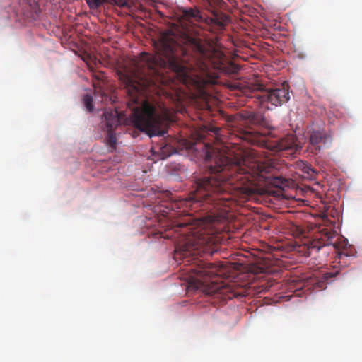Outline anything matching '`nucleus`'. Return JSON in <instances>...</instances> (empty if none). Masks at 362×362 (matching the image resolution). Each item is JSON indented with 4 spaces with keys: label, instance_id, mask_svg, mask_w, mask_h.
<instances>
[{
    "label": "nucleus",
    "instance_id": "39448f33",
    "mask_svg": "<svg viewBox=\"0 0 362 362\" xmlns=\"http://www.w3.org/2000/svg\"><path fill=\"white\" fill-rule=\"evenodd\" d=\"M126 120L125 115L116 109H105L103 114L101 127L107 132V144L112 148H115L117 137L115 130Z\"/></svg>",
    "mask_w": 362,
    "mask_h": 362
},
{
    "label": "nucleus",
    "instance_id": "f257e3e1",
    "mask_svg": "<svg viewBox=\"0 0 362 362\" xmlns=\"http://www.w3.org/2000/svg\"><path fill=\"white\" fill-rule=\"evenodd\" d=\"M173 18L175 30L183 31L180 41L173 31L168 30L156 43V55L143 52L117 70L129 98L127 105L132 112L131 122L150 137L164 135L162 127L170 117L166 107L146 98L148 92L170 80L171 77L165 75L167 69L189 89L194 90L195 96L202 98H206L217 83L218 76L214 70L228 74H237L240 70L222 53L211 49L201 38L189 34V24L201 18L199 11L179 8Z\"/></svg>",
    "mask_w": 362,
    "mask_h": 362
},
{
    "label": "nucleus",
    "instance_id": "f8f14e48",
    "mask_svg": "<svg viewBox=\"0 0 362 362\" xmlns=\"http://www.w3.org/2000/svg\"><path fill=\"white\" fill-rule=\"evenodd\" d=\"M83 103L88 110V112H91L93 110V97L89 95L86 94L83 98Z\"/></svg>",
    "mask_w": 362,
    "mask_h": 362
},
{
    "label": "nucleus",
    "instance_id": "7ed1b4c3",
    "mask_svg": "<svg viewBox=\"0 0 362 362\" xmlns=\"http://www.w3.org/2000/svg\"><path fill=\"white\" fill-rule=\"evenodd\" d=\"M195 264L190 269L189 287L200 290L207 295H221L225 299L245 295V290L238 293L232 290L230 285L222 280L228 273L223 264L208 263L202 260H198Z\"/></svg>",
    "mask_w": 362,
    "mask_h": 362
},
{
    "label": "nucleus",
    "instance_id": "2eb2a0df",
    "mask_svg": "<svg viewBox=\"0 0 362 362\" xmlns=\"http://www.w3.org/2000/svg\"><path fill=\"white\" fill-rule=\"evenodd\" d=\"M218 25L219 26H221V27H222V26H223V25H224V23H223V22H220V21H218Z\"/></svg>",
    "mask_w": 362,
    "mask_h": 362
},
{
    "label": "nucleus",
    "instance_id": "1a4fd4ad",
    "mask_svg": "<svg viewBox=\"0 0 362 362\" xmlns=\"http://www.w3.org/2000/svg\"><path fill=\"white\" fill-rule=\"evenodd\" d=\"M90 9H97L104 3L115 4L121 8H129L131 0H86Z\"/></svg>",
    "mask_w": 362,
    "mask_h": 362
},
{
    "label": "nucleus",
    "instance_id": "423d86ee",
    "mask_svg": "<svg viewBox=\"0 0 362 362\" xmlns=\"http://www.w3.org/2000/svg\"><path fill=\"white\" fill-rule=\"evenodd\" d=\"M331 140V136L325 130L313 129L309 134L308 148L311 153L317 154Z\"/></svg>",
    "mask_w": 362,
    "mask_h": 362
},
{
    "label": "nucleus",
    "instance_id": "20e7f679",
    "mask_svg": "<svg viewBox=\"0 0 362 362\" xmlns=\"http://www.w3.org/2000/svg\"><path fill=\"white\" fill-rule=\"evenodd\" d=\"M240 90L246 96L257 98L261 104L267 103L274 107L281 106L290 99L289 86L286 83L275 88L265 89L260 83L249 82L240 83Z\"/></svg>",
    "mask_w": 362,
    "mask_h": 362
},
{
    "label": "nucleus",
    "instance_id": "4468645a",
    "mask_svg": "<svg viewBox=\"0 0 362 362\" xmlns=\"http://www.w3.org/2000/svg\"><path fill=\"white\" fill-rule=\"evenodd\" d=\"M337 274H338V272H327L325 274V278L328 279V278L334 277Z\"/></svg>",
    "mask_w": 362,
    "mask_h": 362
},
{
    "label": "nucleus",
    "instance_id": "dca6fc26",
    "mask_svg": "<svg viewBox=\"0 0 362 362\" xmlns=\"http://www.w3.org/2000/svg\"><path fill=\"white\" fill-rule=\"evenodd\" d=\"M95 77H96V78H97L98 81H100V80H102L103 75H101V77H100V76H96Z\"/></svg>",
    "mask_w": 362,
    "mask_h": 362
},
{
    "label": "nucleus",
    "instance_id": "ddd939ff",
    "mask_svg": "<svg viewBox=\"0 0 362 362\" xmlns=\"http://www.w3.org/2000/svg\"><path fill=\"white\" fill-rule=\"evenodd\" d=\"M29 5L30 10L35 14H38L40 12V7L37 0H26Z\"/></svg>",
    "mask_w": 362,
    "mask_h": 362
},
{
    "label": "nucleus",
    "instance_id": "9d476101",
    "mask_svg": "<svg viewBox=\"0 0 362 362\" xmlns=\"http://www.w3.org/2000/svg\"><path fill=\"white\" fill-rule=\"evenodd\" d=\"M241 115L243 119L247 120L249 122L253 124H261L263 120L260 115L257 114L254 112H242Z\"/></svg>",
    "mask_w": 362,
    "mask_h": 362
},
{
    "label": "nucleus",
    "instance_id": "0eeeda50",
    "mask_svg": "<svg viewBox=\"0 0 362 362\" xmlns=\"http://www.w3.org/2000/svg\"><path fill=\"white\" fill-rule=\"evenodd\" d=\"M301 148V145L297 141L296 136L293 134L275 141L269 146V148L274 151H290L291 153L296 152Z\"/></svg>",
    "mask_w": 362,
    "mask_h": 362
},
{
    "label": "nucleus",
    "instance_id": "f3484780",
    "mask_svg": "<svg viewBox=\"0 0 362 362\" xmlns=\"http://www.w3.org/2000/svg\"><path fill=\"white\" fill-rule=\"evenodd\" d=\"M247 284H248V282H247V283L244 284V285H243V286H247Z\"/></svg>",
    "mask_w": 362,
    "mask_h": 362
},
{
    "label": "nucleus",
    "instance_id": "6e6552de",
    "mask_svg": "<svg viewBox=\"0 0 362 362\" xmlns=\"http://www.w3.org/2000/svg\"><path fill=\"white\" fill-rule=\"evenodd\" d=\"M329 237L327 235H323L320 233L316 235L313 240H309L304 243L308 250L306 255L310 256L314 250H320L322 247L329 244Z\"/></svg>",
    "mask_w": 362,
    "mask_h": 362
},
{
    "label": "nucleus",
    "instance_id": "f03ea898",
    "mask_svg": "<svg viewBox=\"0 0 362 362\" xmlns=\"http://www.w3.org/2000/svg\"><path fill=\"white\" fill-rule=\"evenodd\" d=\"M205 149V161L211 175L197 180L196 189L187 198L177 199L170 192H165L166 209L177 212L188 211L187 221L178 223L181 238L175 246L176 255H212L215 245L220 241L218 231L214 226V218L194 220L191 215L197 211H209L219 206H228L233 196L240 192L252 196L259 194L258 186L270 185L284 189L289 180L279 175L276 168L269 160L261 158L254 151L247 152L240 159L230 153H225L209 144H202Z\"/></svg>",
    "mask_w": 362,
    "mask_h": 362
},
{
    "label": "nucleus",
    "instance_id": "9b49d317",
    "mask_svg": "<svg viewBox=\"0 0 362 362\" xmlns=\"http://www.w3.org/2000/svg\"><path fill=\"white\" fill-rule=\"evenodd\" d=\"M297 168L302 170V172L308 175V177L313 178L316 175V171L314 168L307 162L300 161L297 163Z\"/></svg>",
    "mask_w": 362,
    "mask_h": 362
}]
</instances>
